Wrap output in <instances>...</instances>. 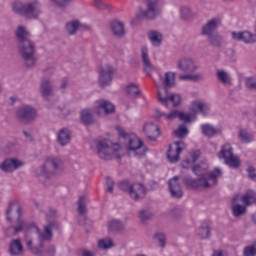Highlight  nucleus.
<instances>
[{"instance_id":"1","label":"nucleus","mask_w":256,"mask_h":256,"mask_svg":"<svg viewBox=\"0 0 256 256\" xmlns=\"http://www.w3.org/2000/svg\"><path fill=\"white\" fill-rule=\"evenodd\" d=\"M192 171L199 179L196 180L191 176H187L184 179L185 184L192 189H211V187L217 185L218 179L223 175L219 168L207 173V166H201L200 164L194 165Z\"/></svg>"},{"instance_id":"2","label":"nucleus","mask_w":256,"mask_h":256,"mask_svg":"<svg viewBox=\"0 0 256 256\" xmlns=\"http://www.w3.org/2000/svg\"><path fill=\"white\" fill-rule=\"evenodd\" d=\"M29 35V30L25 26H18L15 31L18 53L25 67L31 69L37 65V58L35 57V43L29 39Z\"/></svg>"},{"instance_id":"3","label":"nucleus","mask_w":256,"mask_h":256,"mask_svg":"<svg viewBox=\"0 0 256 256\" xmlns=\"http://www.w3.org/2000/svg\"><path fill=\"white\" fill-rule=\"evenodd\" d=\"M6 219L10 221V223L15 221L13 226H9L5 230L7 237H15V235H19V233H23V231L29 229L27 221L21 218V206L17 202L10 203L6 211Z\"/></svg>"},{"instance_id":"4","label":"nucleus","mask_w":256,"mask_h":256,"mask_svg":"<svg viewBox=\"0 0 256 256\" xmlns=\"http://www.w3.org/2000/svg\"><path fill=\"white\" fill-rule=\"evenodd\" d=\"M95 151L99 159L104 161H111V159H121L123 149L119 144L109 145L107 140H98L95 142Z\"/></svg>"},{"instance_id":"5","label":"nucleus","mask_w":256,"mask_h":256,"mask_svg":"<svg viewBox=\"0 0 256 256\" xmlns=\"http://www.w3.org/2000/svg\"><path fill=\"white\" fill-rule=\"evenodd\" d=\"M53 229H55V222H49L44 226V231L38 233V246H33V239L26 237L25 243L29 251L33 255H43V247H45V241H51L53 239Z\"/></svg>"},{"instance_id":"6","label":"nucleus","mask_w":256,"mask_h":256,"mask_svg":"<svg viewBox=\"0 0 256 256\" xmlns=\"http://www.w3.org/2000/svg\"><path fill=\"white\" fill-rule=\"evenodd\" d=\"M118 135L124 140L127 145V149L131 155L136 157H143L145 155L146 149L143 145V141L135 134H127L125 130L121 127L117 128Z\"/></svg>"},{"instance_id":"7","label":"nucleus","mask_w":256,"mask_h":256,"mask_svg":"<svg viewBox=\"0 0 256 256\" xmlns=\"http://www.w3.org/2000/svg\"><path fill=\"white\" fill-rule=\"evenodd\" d=\"M12 9L14 13H17V15H23L26 19H37L41 13V10H39V2H14Z\"/></svg>"},{"instance_id":"8","label":"nucleus","mask_w":256,"mask_h":256,"mask_svg":"<svg viewBox=\"0 0 256 256\" xmlns=\"http://www.w3.org/2000/svg\"><path fill=\"white\" fill-rule=\"evenodd\" d=\"M119 189L124 191V193H128L129 197L134 201H141V199H145L147 195V188L142 183H130L127 180H124L119 183Z\"/></svg>"},{"instance_id":"9","label":"nucleus","mask_w":256,"mask_h":256,"mask_svg":"<svg viewBox=\"0 0 256 256\" xmlns=\"http://www.w3.org/2000/svg\"><path fill=\"white\" fill-rule=\"evenodd\" d=\"M61 169V159L57 157H49L45 160L44 164L36 169V175L38 177H53Z\"/></svg>"},{"instance_id":"10","label":"nucleus","mask_w":256,"mask_h":256,"mask_svg":"<svg viewBox=\"0 0 256 256\" xmlns=\"http://www.w3.org/2000/svg\"><path fill=\"white\" fill-rule=\"evenodd\" d=\"M218 158L224 159L226 165H228V167H231L232 169H237V167L241 165L239 157L233 154V147H231V144L229 143L222 145L221 150L218 153Z\"/></svg>"},{"instance_id":"11","label":"nucleus","mask_w":256,"mask_h":256,"mask_svg":"<svg viewBox=\"0 0 256 256\" xmlns=\"http://www.w3.org/2000/svg\"><path fill=\"white\" fill-rule=\"evenodd\" d=\"M158 101L167 108L169 107V103H172L173 107H177L181 105V95H169L168 89L158 86Z\"/></svg>"},{"instance_id":"12","label":"nucleus","mask_w":256,"mask_h":256,"mask_svg":"<svg viewBox=\"0 0 256 256\" xmlns=\"http://www.w3.org/2000/svg\"><path fill=\"white\" fill-rule=\"evenodd\" d=\"M158 3L159 0H147V9L143 10L142 8H139L136 17L138 19H155V17L159 15Z\"/></svg>"},{"instance_id":"13","label":"nucleus","mask_w":256,"mask_h":256,"mask_svg":"<svg viewBox=\"0 0 256 256\" xmlns=\"http://www.w3.org/2000/svg\"><path fill=\"white\" fill-rule=\"evenodd\" d=\"M16 116L22 123H31L37 119V109L31 105H23L18 108Z\"/></svg>"},{"instance_id":"14","label":"nucleus","mask_w":256,"mask_h":256,"mask_svg":"<svg viewBox=\"0 0 256 256\" xmlns=\"http://www.w3.org/2000/svg\"><path fill=\"white\" fill-rule=\"evenodd\" d=\"M115 68L112 65L106 64L102 66L99 72V85L100 87H107L113 79Z\"/></svg>"},{"instance_id":"15","label":"nucleus","mask_w":256,"mask_h":256,"mask_svg":"<svg viewBox=\"0 0 256 256\" xmlns=\"http://www.w3.org/2000/svg\"><path fill=\"white\" fill-rule=\"evenodd\" d=\"M176 67L183 73H195L199 69V65H197L195 60L189 57L180 58L177 61Z\"/></svg>"},{"instance_id":"16","label":"nucleus","mask_w":256,"mask_h":256,"mask_svg":"<svg viewBox=\"0 0 256 256\" xmlns=\"http://www.w3.org/2000/svg\"><path fill=\"white\" fill-rule=\"evenodd\" d=\"M115 112V106L107 100H97L94 105V113H97L100 117L110 115Z\"/></svg>"},{"instance_id":"17","label":"nucleus","mask_w":256,"mask_h":256,"mask_svg":"<svg viewBox=\"0 0 256 256\" xmlns=\"http://www.w3.org/2000/svg\"><path fill=\"white\" fill-rule=\"evenodd\" d=\"M185 149V143L183 142H174L169 145L167 151V157L170 163H177L179 161V155Z\"/></svg>"},{"instance_id":"18","label":"nucleus","mask_w":256,"mask_h":256,"mask_svg":"<svg viewBox=\"0 0 256 256\" xmlns=\"http://www.w3.org/2000/svg\"><path fill=\"white\" fill-rule=\"evenodd\" d=\"M156 115L158 117H165V119L167 121H173V119H177V117H178L180 119V121H183L184 123H191V114H185V113L179 112L177 110H173L169 114L161 112V110H157Z\"/></svg>"},{"instance_id":"19","label":"nucleus","mask_w":256,"mask_h":256,"mask_svg":"<svg viewBox=\"0 0 256 256\" xmlns=\"http://www.w3.org/2000/svg\"><path fill=\"white\" fill-rule=\"evenodd\" d=\"M168 189L170 191L171 197L174 199H181V197H183V189L179 183L178 176H174L168 181Z\"/></svg>"},{"instance_id":"20","label":"nucleus","mask_w":256,"mask_h":256,"mask_svg":"<svg viewBox=\"0 0 256 256\" xmlns=\"http://www.w3.org/2000/svg\"><path fill=\"white\" fill-rule=\"evenodd\" d=\"M19 167H23V162L17 159L7 158L0 164V169L4 173H13V171H17Z\"/></svg>"},{"instance_id":"21","label":"nucleus","mask_w":256,"mask_h":256,"mask_svg":"<svg viewBox=\"0 0 256 256\" xmlns=\"http://www.w3.org/2000/svg\"><path fill=\"white\" fill-rule=\"evenodd\" d=\"M8 253L11 256H21L25 253V247L23 246V242L20 238H16L10 241Z\"/></svg>"},{"instance_id":"22","label":"nucleus","mask_w":256,"mask_h":256,"mask_svg":"<svg viewBox=\"0 0 256 256\" xmlns=\"http://www.w3.org/2000/svg\"><path fill=\"white\" fill-rule=\"evenodd\" d=\"M219 23H221L219 19H211L202 27L201 34L207 38L211 37V35H215V31L219 28Z\"/></svg>"},{"instance_id":"23","label":"nucleus","mask_w":256,"mask_h":256,"mask_svg":"<svg viewBox=\"0 0 256 256\" xmlns=\"http://www.w3.org/2000/svg\"><path fill=\"white\" fill-rule=\"evenodd\" d=\"M141 59L144 67V73H146V75H151L153 71V64H151V60H149V50L145 46L141 48Z\"/></svg>"},{"instance_id":"24","label":"nucleus","mask_w":256,"mask_h":256,"mask_svg":"<svg viewBox=\"0 0 256 256\" xmlns=\"http://www.w3.org/2000/svg\"><path fill=\"white\" fill-rule=\"evenodd\" d=\"M57 141L61 147L69 145V143H71V130L68 128L60 129L57 134Z\"/></svg>"},{"instance_id":"25","label":"nucleus","mask_w":256,"mask_h":256,"mask_svg":"<svg viewBox=\"0 0 256 256\" xmlns=\"http://www.w3.org/2000/svg\"><path fill=\"white\" fill-rule=\"evenodd\" d=\"M144 133L150 141H155L159 137V127L154 123L144 125Z\"/></svg>"},{"instance_id":"26","label":"nucleus","mask_w":256,"mask_h":256,"mask_svg":"<svg viewBox=\"0 0 256 256\" xmlns=\"http://www.w3.org/2000/svg\"><path fill=\"white\" fill-rule=\"evenodd\" d=\"M173 85H175V72H166L164 79H162V85L156 84V87L169 89V87H173ZM157 93H159V88H157Z\"/></svg>"},{"instance_id":"27","label":"nucleus","mask_w":256,"mask_h":256,"mask_svg":"<svg viewBox=\"0 0 256 256\" xmlns=\"http://www.w3.org/2000/svg\"><path fill=\"white\" fill-rule=\"evenodd\" d=\"M40 91L41 95L44 98L50 97V95H53V84L51 83V80L48 78H43L40 83Z\"/></svg>"},{"instance_id":"28","label":"nucleus","mask_w":256,"mask_h":256,"mask_svg":"<svg viewBox=\"0 0 256 256\" xmlns=\"http://www.w3.org/2000/svg\"><path fill=\"white\" fill-rule=\"evenodd\" d=\"M202 133L205 137H215L217 135H221V128H215L211 124H203L201 125Z\"/></svg>"},{"instance_id":"29","label":"nucleus","mask_w":256,"mask_h":256,"mask_svg":"<svg viewBox=\"0 0 256 256\" xmlns=\"http://www.w3.org/2000/svg\"><path fill=\"white\" fill-rule=\"evenodd\" d=\"M238 139L240 143L249 144L253 143L255 136L253 133L247 131V129L240 128L238 131Z\"/></svg>"},{"instance_id":"30","label":"nucleus","mask_w":256,"mask_h":256,"mask_svg":"<svg viewBox=\"0 0 256 256\" xmlns=\"http://www.w3.org/2000/svg\"><path fill=\"white\" fill-rule=\"evenodd\" d=\"M239 199L238 196L234 197L232 200V213L234 217H241L247 213V208L244 205L235 204L236 201Z\"/></svg>"},{"instance_id":"31","label":"nucleus","mask_w":256,"mask_h":256,"mask_svg":"<svg viewBox=\"0 0 256 256\" xmlns=\"http://www.w3.org/2000/svg\"><path fill=\"white\" fill-rule=\"evenodd\" d=\"M125 229V223L121 220L113 219L108 223V231L110 233H121Z\"/></svg>"},{"instance_id":"32","label":"nucleus","mask_w":256,"mask_h":256,"mask_svg":"<svg viewBox=\"0 0 256 256\" xmlns=\"http://www.w3.org/2000/svg\"><path fill=\"white\" fill-rule=\"evenodd\" d=\"M81 121L84 125H93L95 123V117H93V111L91 109H84L81 111Z\"/></svg>"},{"instance_id":"33","label":"nucleus","mask_w":256,"mask_h":256,"mask_svg":"<svg viewBox=\"0 0 256 256\" xmlns=\"http://www.w3.org/2000/svg\"><path fill=\"white\" fill-rule=\"evenodd\" d=\"M192 109L195 113H201V115H207L209 113V105L201 101L192 102Z\"/></svg>"},{"instance_id":"34","label":"nucleus","mask_w":256,"mask_h":256,"mask_svg":"<svg viewBox=\"0 0 256 256\" xmlns=\"http://www.w3.org/2000/svg\"><path fill=\"white\" fill-rule=\"evenodd\" d=\"M111 31L115 37H123L125 35V25L122 22L114 21L111 23Z\"/></svg>"},{"instance_id":"35","label":"nucleus","mask_w":256,"mask_h":256,"mask_svg":"<svg viewBox=\"0 0 256 256\" xmlns=\"http://www.w3.org/2000/svg\"><path fill=\"white\" fill-rule=\"evenodd\" d=\"M197 235L201 239H209L211 236V225L208 222H203L200 228L197 230Z\"/></svg>"},{"instance_id":"36","label":"nucleus","mask_w":256,"mask_h":256,"mask_svg":"<svg viewBox=\"0 0 256 256\" xmlns=\"http://www.w3.org/2000/svg\"><path fill=\"white\" fill-rule=\"evenodd\" d=\"M216 77L222 85H231V74H229V72L225 70H217Z\"/></svg>"},{"instance_id":"37","label":"nucleus","mask_w":256,"mask_h":256,"mask_svg":"<svg viewBox=\"0 0 256 256\" xmlns=\"http://www.w3.org/2000/svg\"><path fill=\"white\" fill-rule=\"evenodd\" d=\"M148 37L154 47H159L163 41V35L157 31L149 32Z\"/></svg>"},{"instance_id":"38","label":"nucleus","mask_w":256,"mask_h":256,"mask_svg":"<svg viewBox=\"0 0 256 256\" xmlns=\"http://www.w3.org/2000/svg\"><path fill=\"white\" fill-rule=\"evenodd\" d=\"M126 93L131 97V99H137V97H139L141 94L139 87L133 83L126 86Z\"/></svg>"},{"instance_id":"39","label":"nucleus","mask_w":256,"mask_h":256,"mask_svg":"<svg viewBox=\"0 0 256 256\" xmlns=\"http://www.w3.org/2000/svg\"><path fill=\"white\" fill-rule=\"evenodd\" d=\"M77 211L79 213V215H85V213L87 212V197L85 196H80L77 202Z\"/></svg>"},{"instance_id":"40","label":"nucleus","mask_w":256,"mask_h":256,"mask_svg":"<svg viewBox=\"0 0 256 256\" xmlns=\"http://www.w3.org/2000/svg\"><path fill=\"white\" fill-rule=\"evenodd\" d=\"M81 27V23L79 21H71L66 24V30L68 35H75L77 33V30Z\"/></svg>"},{"instance_id":"41","label":"nucleus","mask_w":256,"mask_h":256,"mask_svg":"<svg viewBox=\"0 0 256 256\" xmlns=\"http://www.w3.org/2000/svg\"><path fill=\"white\" fill-rule=\"evenodd\" d=\"M207 40L213 47H219L223 43V38L217 33L208 36Z\"/></svg>"},{"instance_id":"42","label":"nucleus","mask_w":256,"mask_h":256,"mask_svg":"<svg viewBox=\"0 0 256 256\" xmlns=\"http://www.w3.org/2000/svg\"><path fill=\"white\" fill-rule=\"evenodd\" d=\"M111 247H115V244L113 243V240L110 238L101 239L98 241V248L99 249H111Z\"/></svg>"},{"instance_id":"43","label":"nucleus","mask_w":256,"mask_h":256,"mask_svg":"<svg viewBox=\"0 0 256 256\" xmlns=\"http://www.w3.org/2000/svg\"><path fill=\"white\" fill-rule=\"evenodd\" d=\"M175 135L179 139L187 137V135H189V130L187 129V126L185 124H181L180 126H178L177 130H175Z\"/></svg>"},{"instance_id":"44","label":"nucleus","mask_w":256,"mask_h":256,"mask_svg":"<svg viewBox=\"0 0 256 256\" xmlns=\"http://www.w3.org/2000/svg\"><path fill=\"white\" fill-rule=\"evenodd\" d=\"M245 87L249 89V91H256V77L250 76L245 78Z\"/></svg>"},{"instance_id":"45","label":"nucleus","mask_w":256,"mask_h":256,"mask_svg":"<svg viewBox=\"0 0 256 256\" xmlns=\"http://www.w3.org/2000/svg\"><path fill=\"white\" fill-rule=\"evenodd\" d=\"M199 157H201V151L195 150L191 153V160L186 159L184 160V163H186V165H193V163H195Z\"/></svg>"},{"instance_id":"46","label":"nucleus","mask_w":256,"mask_h":256,"mask_svg":"<svg viewBox=\"0 0 256 256\" xmlns=\"http://www.w3.org/2000/svg\"><path fill=\"white\" fill-rule=\"evenodd\" d=\"M152 216L153 214L149 210H141L139 212V219L142 223H145V221H149V219H151Z\"/></svg>"},{"instance_id":"47","label":"nucleus","mask_w":256,"mask_h":256,"mask_svg":"<svg viewBox=\"0 0 256 256\" xmlns=\"http://www.w3.org/2000/svg\"><path fill=\"white\" fill-rule=\"evenodd\" d=\"M256 255V242L251 246H246L243 250V256H255Z\"/></svg>"},{"instance_id":"48","label":"nucleus","mask_w":256,"mask_h":256,"mask_svg":"<svg viewBox=\"0 0 256 256\" xmlns=\"http://www.w3.org/2000/svg\"><path fill=\"white\" fill-rule=\"evenodd\" d=\"M51 3L57 5V7H67V5L73 3V0H50Z\"/></svg>"},{"instance_id":"49","label":"nucleus","mask_w":256,"mask_h":256,"mask_svg":"<svg viewBox=\"0 0 256 256\" xmlns=\"http://www.w3.org/2000/svg\"><path fill=\"white\" fill-rule=\"evenodd\" d=\"M241 201L246 205H251V203H255V197H253L252 195L246 194L241 197Z\"/></svg>"},{"instance_id":"50","label":"nucleus","mask_w":256,"mask_h":256,"mask_svg":"<svg viewBox=\"0 0 256 256\" xmlns=\"http://www.w3.org/2000/svg\"><path fill=\"white\" fill-rule=\"evenodd\" d=\"M247 175H248V178L251 179V181H256V170H255V167L249 166L247 168Z\"/></svg>"},{"instance_id":"51","label":"nucleus","mask_w":256,"mask_h":256,"mask_svg":"<svg viewBox=\"0 0 256 256\" xmlns=\"http://www.w3.org/2000/svg\"><path fill=\"white\" fill-rule=\"evenodd\" d=\"M205 79V75L201 72L198 73H192V81L194 83H199L200 81H203Z\"/></svg>"},{"instance_id":"52","label":"nucleus","mask_w":256,"mask_h":256,"mask_svg":"<svg viewBox=\"0 0 256 256\" xmlns=\"http://www.w3.org/2000/svg\"><path fill=\"white\" fill-rule=\"evenodd\" d=\"M154 239L160 243V247H165V234L163 233H158L154 236Z\"/></svg>"},{"instance_id":"53","label":"nucleus","mask_w":256,"mask_h":256,"mask_svg":"<svg viewBox=\"0 0 256 256\" xmlns=\"http://www.w3.org/2000/svg\"><path fill=\"white\" fill-rule=\"evenodd\" d=\"M182 19H189L191 17V9L188 7H182L180 10Z\"/></svg>"},{"instance_id":"54","label":"nucleus","mask_w":256,"mask_h":256,"mask_svg":"<svg viewBox=\"0 0 256 256\" xmlns=\"http://www.w3.org/2000/svg\"><path fill=\"white\" fill-rule=\"evenodd\" d=\"M58 111H60V115L62 117H68V115H71V110L67 106H59Z\"/></svg>"},{"instance_id":"55","label":"nucleus","mask_w":256,"mask_h":256,"mask_svg":"<svg viewBox=\"0 0 256 256\" xmlns=\"http://www.w3.org/2000/svg\"><path fill=\"white\" fill-rule=\"evenodd\" d=\"M55 253H57V247H55V245H53V244H50L46 248V255L47 256H55Z\"/></svg>"},{"instance_id":"56","label":"nucleus","mask_w":256,"mask_h":256,"mask_svg":"<svg viewBox=\"0 0 256 256\" xmlns=\"http://www.w3.org/2000/svg\"><path fill=\"white\" fill-rule=\"evenodd\" d=\"M94 5L97 7V9H107V5L101 0H95Z\"/></svg>"},{"instance_id":"57","label":"nucleus","mask_w":256,"mask_h":256,"mask_svg":"<svg viewBox=\"0 0 256 256\" xmlns=\"http://www.w3.org/2000/svg\"><path fill=\"white\" fill-rule=\"evenodd\" d=\"M180 81H192V73L179 76Z\"/></svg>"},{"instance_id":"58","label":"nucleus","mask_w":256,"mask_h":256,"mask_svg":"<svg viewBox=\"0 0 256 256\" xmlns=\"http://www.w3.org/2000/svg\"><path fill=\"white\" fill-rule=\"evenodd\" d=\"M23 135L25 136L26 141H28V143H31L33 141V136L31 135V133L24 131Z\"/></svg>"},{"instance_id":"59","label":"nucleus","mask_w":256,"mask_h":256,"mask_svg":"<svg viewBox=\"0 0 256 256\" xmlns=\"http://www.w3.org/2000/svg\"><path fill=\"white\" fill-rule=\"evenodd\" d=\"M55 73V68L54 67H49L45 70V75H53Z\"/></svg>"},{"instance_id":"60","label":"nucleus","mask_w":256,"mask_h":256,"mask_svg":"<svg viewBox=\"0 0 256 256\" xmlns=\"http://www.w3.org/2000/svg\"><path fill=\"white\" fill-rule=\"evenodd\" d=\"M82 256H95V253L89 251V250H83Z\"/></svg>"},{"instance_id":"61","label":"nucleus","mask_w":256,"mask_h":256,"mask_svg":"<svg viewBox=\"0 0 256 256\" xmlns=\"http://www.w3.org/2000/svg\"><path fill=\"white\" fill-rule=\"evenodd\" d=\"M212 256H227L223 251H214Z\"/></svg>"},{"instance_id":"62","label":"nucleus","mask_w":256,"mask_h":256,"mask_svg":"<svg viewBox=\"0 0 256 256\" xmlns=\"http://www.w3.org/2000/svg\"><path fill=\"white\" fill-rule=\"evenodd\" d=\"M106 185L107 187L113 186L114 185L113 179L109 177L106 178Z\"/></svg>"},{"instance_id":"63","label":"nucleus","mask_w":256,"mask_h":256,"mask_svg":"<svg viewBox=\"0 0 256 256\" xmlns=\"http://www.w3.org/2000/svg\"><path fill=\"white\" fill-rule=\"evenodd\" d=\"M60 87L61 89H65V87H67V80H63Z\"/></svg>"},{"instance_id":"64","label":"nucleus","mask_w":256,"mask_h":256,"mask_svg":"<svg viewBox=\"0 0 256 256\" xmlns=\"http://www.w3.org/2000/svg\"><path fill=\"white\" fill-rule=\"evenodd\" d=\"M107 192L108 193H113V185L112 186H107Z\"/></svg>"}]
</instances>
